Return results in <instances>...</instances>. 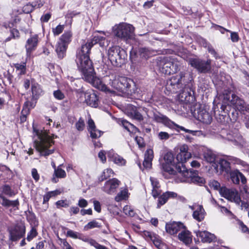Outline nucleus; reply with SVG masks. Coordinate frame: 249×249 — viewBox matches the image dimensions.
I'll return each instance as SVG.
<instances>
[{
  "mask_svg": "<svg viewBox=\"0 0 249 249\" xmlns=\"http://www.w3.org/2000/svg\"><path fill=\"white\" fill-rule=\"evenodd\" d=\"M26 218L28 221L30 223L31 226L37 227L38 225V221L35 214L29 211L25 212Z\"/></svg>",
  "mask_w": 249,
  "mask_h": 249,
  "instance_id": "obj_37",
  "label": "nucleus"
},
{
  "mask_svg": "<svg viewBox=\"0 0 249 249\" xmlns=\"http://www.w3.org/2000/svg\"><path fill=\"white\" fill-rule=\"evenodd\" d=\"M59 166L57 167V169L54 170V173L52 178V181L53 183H57L58 181V178H65L66 177V172L60 168Z\"/></svg>",
  "mask_w": 249,
  "mask_h": 249,
  "instance_id": "obj_34",
  "label": "nucleus"
},
{
  "mask_svg": "<svg viewBox=\"0 0 249 249\" xmlns=\"http://www.w3.org/2000/svg\"><path fill=\"white\" fill-rule=\"evenodd\" d=\"M176 170L182 177V182L193 183L199 185H202L205 183L204 178L199 177L197 171L188 170L185 165L180 166L179 164L176 167Z\"/></svg>",
  "mask_w": 249,
  "mask_h": 249,
  "instance_id": "obj_6",
  "label": "nucleus"
},
{
  "mask_svg": "<svg viewBox=\"0 0 249 249\" xmlns=\"http://www.w3.org/2000/svg\"><path fill=\"white\" fill-rule=\"evenodd\" d=\"M88 243L91 246L94 247L96 249H108L106 246L98 243L95 240L90 238Z\"/></svg>",
  "mask_w": 249,
  "mask_h": 249,
  "instance_id": "obj_49",
  "label": "nucleus"
},
{
  "mask_svg": "<svg viewBox=\"0 0 249 249\" xmlns=\"http://www.w3.org/2000/svg\"><path fill=\"white\" fill-rule=\"evenodd\" d=\"M178 239L185 245H189L192 242V235L189 231L183 229L178 234Z\"/></svg>",
  "mask_w": 249,
  "mask_h": 249,
  "instance_id": "obj_28",
  "label": "nucleus"
},
{
  "mask_svg": "<svg viewBox=\"0 0 249 249\" xmlns=\"http://www.w3.org/2000/svg\"><path fill=\"white\" fill-rule=\"evenodd\" d=\"M193 80V74L191 72L181 71L167 80L166 89L173 93L182 91L186 89H189L190 91L192 90Z\"/></svg>",
  "mask_w": 249,
  "mask_h": 249,
  "instance_id": "obj_4",
  "label": "nucleus"
},
{
  "mask_svg": "<svg viewBox=\"0 0 249 249\" xmlns=\"http://www.w3.org/2000/svg\"><path fill=\"white\" fill-rule=\"evenodd\" d=\"M196 235L200 238L202 242L211 243L214 240L215 235L207 231H199L195 232Z\"/></svg>",
  "mask_w": 249,
  "mask_h": 249,
  "instance_id": "obj_26",
  "label": "nucleus"
},
{
  "mask_svg": "<svg viewBox=\"0 0 249 249\" xmlns=\"http://www.w3.org/2000/svg\"><path fill=\"white\" fill-rule=\"evenodd\" d=\"M238 111L245 116L246 121H249V104L246 103L238 109Z\"/></svg>",
  "mask_w": 249,
  "mask_h": 249,
  "instance_id": "obj_42",
  "label": "nucleus"
},
{
  "mask_svg": "<svg viewBox=\"0 0 249 249\" xmlns=\"http://www.w3.org/2000/svg\"><path fill=\"white\" fill-rule=\"evenodd\" d=\"M107 157L109 160L119 166H123L126 163L125 160L117 154L115 153L113 150H110L107 152Z\"/></svg>",
  "mask_w": 249,
  "mask_h": 249,
  "instance_id": "obj_25",
  "label": "nucleus"
},
{
  "mask_svg": "<svg viewBox=\"0 0 249 249\" xmlns=\"http://www.w3.org/2000/svg\"><path fill=\"white\" fill-rule=\"evenodd\" d=\"M120 124L129 132H134L138 130L135 126L125 120H121L120 121Z\"/></svg>",
  "mask_w": 249,
  "mask_h": 249,
  "instance_id": "obj_40",
  "label": "nucleus"
},
{
  "mask_svg": "<svg viewBox=\"0 0 249 249\" xmlns=\"http://www.w3.org/2000/svg\"><path fill=\"white\" fill-rule=\"evenodd\" d=\"M33 130L35 135L34 144L36 149L44 156L53 153V149L49 148L54 143L53 139L57 136L47 130H39L35 127Z\"/></svg>",
  "mask_w": 249,
  "mask_h": 249,
  "instance_id": "obj_3",
  "label": "nucleus"
},
{
  "mask_svg": "<svg viewBox=\"0 0 249 249\" xmlns=\"http://www.w3.org/2000/svg\"><path fill=\"white\" fill-rule=\"evenodd\" d=\"M188 147L187 145H182L180 147V152L177 156V160L178 161V163L176 166V167L180 165V166L182 165H185L184 164L187 160L191 158V154L190 152L188 151Z\"/></svg>",
  "mask_w": 249,
  "mask_h": 249,
  "instance_id": "obj_19",
  "label": "nucleus"
},
{
  "mask_svg": "<svg viewBox=\"0 0 249 249\" xmlns=\"http://www.w3.org/2000/svg\"><path fill=\"white\" fill-rule=\"evenodd\" d=\"M55 204L57 208H60L61 207L67 208L70 205L69 202L66 200H58Z\"/></svg>",
  "mask_w": 249,
  "mask_h": 249,
  "instance_id": "obj_58",
  "label": "nucleus"
},
{
  "mask_svg": "<svg viewBox=\"0 0 249 249\" xmlns=\"http://www.w3.org/2000/svg\"><path fill=\"white\" fill-rule=\"evenodd\" d=\"M222 137L228 141H231L235 145L243 146L245 143L243 137L236 129L228 131L226 133V135L223 133Z\"/></svg>",
  "mask_w": 249,
  "mask_h": 249,
  "instance_id": "obj_12",
  "label": "nucleus"
},
{
  "mask_svg": "<svg viewBox=\"0 0 249 249\" xmlns=\"http://www.w3.org/2000/svg\"><path fill=\"white\" fill-rule=\"evenodd\" d=\"M154 157L153 151L151 149H147L144 154V158L143 162V167L150 169L152 166V161Z\"/></svg>",
  "mask_w": 249,
  "mask_h": 249,
  "instance_id": "obj_29",
  "label": "nucleus"
},
{
  "mask_svg": "<svg viewBox=\"0 0 249 249\" xmlns=\"http://www.w3.org/2000/svg\"><path fill=\"white\" fill-rule=\"evenodd\" d=\"M32 176L33 178L37 181L39 179V175L38 174L37 170L36 168H33L32 170Z\"/></svg>",
  "mask_w": 249,
  "mask_h": 249,
  "instance_id": "obj_64",
  "label": "nucleus"
},
{
  "mask_svg": "<svg viewBox=\"0 0 249 249\" xmlns=\"http://www.w3.org/2000/svg\"><path fill=\"white\" fill-rule=\"evenodd\" d=\"M25 233V226L22 222L17 224V238L18 237H21Z\"/></svg>",
  "mask_w": 249,
  "mask_h": 249,
  "instance_id": "obj_44",
  "label": "nucleus"
},
{
  "mask_svg": "<svg viewBox=\"0 0 249 249\" xmlns=\"http://www.w3.org/2000/svg\"><path fill=\"white\" fill-rule=\"evenodd\" d=\"M174 167V155L171 152H167L164 156L163 162L161 163L162 169L170 175H173L176 173Z\"/></svg>",
  "mask_w": 249,
  "mask_h": 249,
  "instance_id": "obj_13",
  "label": "nucleus"
},
{
  "mask_svg": "<svg viewBox=\"0 0 249 249\" xmlns=\"http://www.w3.org/2000/svg\"><path fill=\"white\" fill-rule=\"evenodd\" d=\"M101 225L95 220H92L89 222L87 225H86L84 229L85 231H88L89 229H91L94 228H98L100 227Z\"/></svg>",
  "mask_w": 249,
  "mask_h": 249,
  "instance_id": "obj_51",
  "label": "nucleus"
},
{
  "mask_svg": "<svg viewBox=\"0 0 249 249\" xmlns=\"http://www.w3.org/2000/svg\"><path fill=\"white\" fill-rule=\"evenodd\" d=\"M125 113L129 117L138 121L143 120L142 115L137 110V107L132 105L128 104L125 108Z\"/></svg>",
  "mask_w": 249,
  "mask_h": 249,
  "instance_id": "obj_23",
  "label": "nucleus"
},
{
  "mask_svg": "<svg viewBox=\"0 0 249 249\" xmlns=\"http://www.w3.org/2000/svg\"><path fill=\"white\" fill-rule=\"evenodd\" d=\"M105 40V36L95 35L91 39L88 40L86 43L83 44L81 48L77 50L75 61L85 81L101 91L110 93L114 91L108 88L100 78L95 76L89 56L90 49L93 45L98 43L100 46L104 47L106 45Z\"/></svg>",
  "mask_w": 249,
  "mask_h": 249,
  "instance_id": "obj_1",
  "label": "nucleus"
},
{
  "mask_svg": "<svg viewBox=\"0 0 249 249\" xmlns=\"http://www.w3.org/2000/svg\"><path fill=\"white\" fill-rule=\"evenodd\" d=\"M109 85L113 89L123 93L132 94L136 90L134 81L124 76L112 75L111 78L110 79Z\"/></svg>",
  "mask_w": 249,
  "mask_h": 249,
  "instance_id": "obj_5",
  "label": "nucleus"
},
{
  "mask_svg": "<svg viewBox=\"0 0 249 249\" xmlns=\"http://www.w3.org/2000/svg\"><path fill=\"white\" fill-rule=\"evenodd\" d=\"M139 52L140 55L142 57L147 59L156 55L157 52L149 48H142L140 49Z\"/></svg>",
  "mask_w": 249,
  "mask_h": 249,
  "instance_id": "obj_35",
  "label": "nucleus"
},
{
  "mask_svg": "<svg viewBox=\"0 0 249 249\" xmlns=\"http://www.w3.org/2000/svg\"><path fill=\"white\" fill-rule=\"evenodd\" d=\"M72 33L71 30L65 31L61 36L56 45L55 51L58 57L62 59L66 55L68 45L72 40Z\"/></svg>",
  "mask_w": 249,
  "mask_h": 249,
  "instance_id": "obj_9",
  "label": "nucleus"
},
{
  "mask_svg": "<svg viewBox=\"0 0 249 249\" xmlns=\"http://www.w3.org/2000/svg\"><path fill=\"white\" fill-rule=\"evenodd\" d=\"M153 119L157 122L163 123L168 127L177 130L178 132L181 130L186 133H190L193 135H196L197 132L196 131L186 129L183 126L176 124L174 122L169 119L166 116L159 112L154 113Z\"/></svg>",
  "mask_w": 249,
  "mask_h": 249,
  "instance_id": "obj_10",
  "label": "nucleus"
},
{
  "mask_svg": "<svg viewBox=\"0 0 249 249\" xmlns=\"http://www.w3.org/2000/svg\"><path fill=\"white\" fill-rule=\"evenodd\" d=\"M113 171L111 168H107L103 171L102 175L99 178V180L100 181H103L109 178L113 177Z\"/></svg>",
  "mask_w": 249,
  "mask_h": 249,
  "instance_id": "obj_39",
  "label": "nucleus"
},
{
  "mask_svg": "<svg viewBox=\"0 0 249 249\" xmlns=\"http://www.w3.org/2000/svg\"><path fill=\"white\" fill-rule=\"evenodd\" d=\"M9 239L11 241H16V226H11L8 228Z\"/></svg>",
  "mask_w": 249,
  "mask_h": 249,
  "instance_id": "obj_53",
  "label": "nucleus"
},
{
  "mask_svg": "<svg viewBox=\"0 0 249 249\" xmlns=\"http://www.w3.org/2000/svg\"><path fill=\"white\" fill-rule=\"evenodd\" d=\"M88 129L92 139L99 138L103 133L102 131L96 128L93 120L90 117L88 121Z\"/></svg>",
  "mask_w": 249,
  "mask_h": 249,
  "instance_id": "obj_24",
  "label": "nucleus"
},
{
  "mask_svg": "<svg viewBox=\"0 0 249 249\" xmlns=\"http://www.w3.org/2000/svg\"><path fill=\"white\" fill-rule=\"evenodd\" d=\"M29 106H31V107H34L35 105L33 104H31L29 101H26L24 103L21 112V115L20 117V123H23L26 121L27 116L30 112V108Z\"/></svg>",
  "mask_w": 249,
  "mask_h": 249,
  "instance_id": "obj_32",
  "label": "nucleus"
},
{
  "mask_svg": "<svg viewBox=\"0 0 249 249\" xmlns=\"http://www.w3.org/2000/svg\"><path fill=\"white\" fill-rule=\"evenodd\" d=\"M34 9V6L32 4L29 3L22 7V11L25 13H29L33 11Z\"/></svg>",
  "mask_w": 249,
  "mask_h": 249,
  "instance_id": "obj_60",
  "label": "nucleus"
},
{
  "mask_svg": "<svg viewBox=\"0 0 249 249\" xmlns=\"http://www.w3.org/2000/svg\"><path fill=\"white\" fill-rule=\"evenodd\" d=\"M172 68H171V74L175 73L179 70L181 66V63L177 60L176 58L171 57Z\"/></svg>",
  "mask_w": 249,
  "mask_h": 249,
  "instance_id": "obj_41",
  "label": "nucleus"
},
{
  "mask_svg": "<svg viewBox=\"0 0 249 249\" xmlns=\"http://www.w3.org/2000/svg\"><path fill=\"white\" fill-rule=\"evenodd\" d=\"M230 178L232 182L235 184H239L240 182V176L241 173L238 170L231 171L230 173Z\"/></svg>",
  "mask_w": 249,
  "mask_h": 249,
  "instance_id": "obj_38",
  "label": "nucleus"
},
{
  "mask_svg": "<svg viewBox=\"0 0 249 249\" xmlns=\"http://www.w3.org/2000/svg\"><path fill=\"white\" fill-rule=\"evenodd\" d=\"M158 138L160 140H167L170 138V135L167 132L161 131L158 134Z\"/></svg>",
  "mask_w": 249,
  "mask_h": 249,
  "instance_id": "obj_61",
  "label": "nucleus"
},
{
  "mask_svg": "<svg viewBox=\"0 0 249 249\" xmlns=\"http://www.w3.org/2000/svg\"><path fill=\"white\" fill-rule=\"evenodd\" d=\"M221 196L231 201L239 204L240 198L238 192L234 189H230L226 187H222L219 190Z\"/></svg>",
  "mask_w": 249,
  "mask_h": 249,
  "instance_id": "obj_15",
  "label": "nucleus"
},
{
  "mask_svg": "<svg viewBox=\"0 0 249 249\" xmlns=\"http://www.w3.org/2000/svg\"><path fill=\"white\" fill-rule=\"evenodd\" d=\"M128 197V189L126 188H121L120 192L115 197V200L119 202L123 200H125Z\"/></svg>",
  "mask_w": 249,
  "mask_h": 249,
  "instance_id": "obj_36",
  "label": "nucleus"
},
{
  "mask_svg": "<svg viewBox=\"0 0 249 249\" xmlns=\"http://www.w3.org/2000/svg\"><path fill=\"white\" fill-rule=\"evenodd\" d=\"M144 235L153 242V244L156 247L159 248L160 247L161 243V239L158 235L149 231H145L144 232Z\"/></svg>",
  "mask_w": 249,
  "mask_h": 249,
  "instance_id": "obj_33",
  "label": "nucleus"
},
{
  "mask_svg": "<svg viewBox=\"0 0 249 249\" xmlns=\"http://www.w3.org/2000/svg\"><path fill=\"white\" fill-rule=\"evenodd\" d=\"M38 43V36L36 34L32 35L26 41L25 47L27 57H30L33 51L35 50Z\"/></svg>",
  "mask_w": 249,
  "mask_h": 249,
  "instance_id": "obj_21",
  "label": "nucleus"
},
{
  "mask_svg": "<svg viewBox=\"0 0 249 249\" xmlns=\"http://www.w3.org/2000/svg\"><path fill=\"white\" fill-rule=\"evenodd\" d=\"M108 57L112 64L116 67H121L124 62L126 55L124 50L118 46L110 47L108 50Z\"/></svg>",
  "mask_w": 249,
  "mask_h": 249,
  "instance_id": "obj_8",
  "label": "nucleus"
},
{
  "mask_svg": "<svg viewBox=\"0 0 249 249\" xmlns=\"http://www.w3.org/2000/svg\"><path fill=\"white\" fill-rule=\"evenodd\" d=\"M183 229H185V226L181 222H173L167 223L165 226L166 232L171 235L176 234Z\"/></svg>",
  "mask_w": 249,
  "mask_h": 249,
  "instance_id": "obj_22",
  "label": "nucleus"
},
{
  "mask_svg": "<svg viewBox=\"0 0 249 249\" xmlns=\"http://www.w3.org/2000/svg\"><path fill=\"white\" fill-rule=\"evenodd\" d=\"M76 130L78 131H82L85 127V121L84 119L80 117L78 121L75 124Z\"/></svg>",
  "mask_w": 249,
  "mask_h": 249,
  "instance_id": "obj_50",
  "label": "nucleus"
},
{
  "mask_svg": "<svg viewBox=\"0 0 249 249\" xmlns=\"http://www.w3.org/2000/svg\"><path fill=\"white\" fill-rule=\"evenodd\" d=\"M178 98L187 113L190 112L196 119L204 124H210L212 122V116L206 109L201 107L195 108L194 97L188 91L183 90L178 94Z\"/></svg>",
  "mask_w": 249,
  "mask_h": 249,
  "instance_id": "obj_2",
  "label": "nucleus"
},
{
  "mask_svg": "<svg viewBox=\"0 0 249 249\" xmlns=\"http://www.w3.org/2000/svg\"><path fill=\"white\" fill-rule=\"evenodd\" d=\"M206 43V45L205 46V48H207L208 52L211 53L213 56L217 58V54L213 47L206 41H205Z\"/></svg>",
  "mask_w": 249,
  "mask_h": 249,
  "instance_id": "obj_57",
  "label": "nucleus"
},
{
  "mask_svg": "<svg viewBox=\"0 0 249 249\" xmlns=\"http://www.w3.org/2000/svg\"><path fill=\"white\" fill-rule=\"evenodd\" d=\"M27 57L23 62L20 64H17V71H19L18 73L19 75L24 74L26 71V60Z\"/></svg>",
  "mask_w": 249,
  "mask_h": 249,
  "instance_id": "obj_45",
  "label": "nucleus"
},
{
  "mask_svg": "<svg viewBox=\"0 0 249 249\" xmlns=\"http://www.w3.org/2000/svg\"><path fill=\"white\" fill-rule=\"evenodd\" d=\"M167 197L165 196V194L163 193L160 195L158 198V203L157 205L158 208H160L161 206L164 205L167 201Z\"/></svg>",
  "mask_w": 249,
  "mask_h": 249,
  "instance_id": "obj_54",
  "label": "nucleus"
},
{
  "mask_svg": "<svg viewBox=\"0 0 249 249\" xmlns=\"http://www.w3.org/2000/svg\"><path fill=\"white\" fill-rule=\"evenodd\" d=\"M157 60L160 72L167 75L171 74V66L172 65L171 57L160 56L158 58Z\"/></svg>",
  "mask_w": 249,
  "mask_h": 249,
  "instance_id": "obj_14",
  "label": "nucleus"
},
{
  "mask_svg": "<svg viewBox=\"0 0 249 249\" xmlns=\"http://www.w3.org/2000/svg\"><path fill=\"white\" fill-rule=\"evenodd\" d=\"M66 236L73 239H78L84 242L88 243L90 238L85 236L83 233L73 231L71 230H68Z\"/></svg>",
  "mask_w": 249,
  "mask_h": 249,
  "instance_id": "obj_30",
  "label": "nucleus"
},
{
  "mask_svg": "<svg viewBox=\"0 0 249 249\" xmlns=\"http://www.w3.org/2000/svg\"><path fill=\"white\" fill-rule=\"evenodd\" d=\"M228 160L233 164L241 165L243 167H246L247 165V163L245 161L234 157H230Z\"/></svg>",
  "mask_w": 249,
  "mask_h": 249,
  "instance_id": "obj_48",
  "label": "nucleus"
},
{
  "mask_svg": "<svg viewBox=\"0 0 249 249\" xmlns=\"http://www.w3.org/2000/svg\"><path fill=\"white\" fill-rule=\"evenodd\" d=\"M0 203L5 207L16 206V201H10L2 196H0Z\"/></svg>",
  "mask_w": 249,
  "mask_h": 249,
  "instance_id": "obj_46",
  "label": "nucleus"
},
{
  "mask_svg": "<svg viewBox=\"0 0 249 249\" xmlns=\"http://www.w3.org/2000/svg\"><path fill=\"white\" fill-rule=\"evenodd\" d=\"M64 29V25L59 24L55 28H53L52 31L54 36H58L63 32Z\"/></svg>",
  "mask_w": 249,
  "mask_h": 249,
  "instance_id": "obj_56",
  "label": "nucleus"
},
{
  "mask_svg": "<svg viewBox=\"0 0 249 249\" xmlns=\"http://www.w3.org/2000/svg\"><path fill=\"white\" fill-rule=\"evenodd\" d=\"M212 166L215 172L218 174H221L223 172L227 174L230 171L229 162L222 159L217 160L216 162L213 163Z\"/></svg>",
  "mask_w": 249,
  "mask_h": 249,
  "instance_id": "obj_17",
  "label": "nucleus"
},
{
  "mask_svg": "<svg viewBox=\"0 0 249 249\" xmlns=\"http://www.w3.org/2000/svg\"><path fill=\"white\" fill-rule=\"evenodd\" d=\"M123 212L125 213V215L130 217H133L136 214V213L134 211L133 208L130 206L128 205H125L124 206L123 208Z\"/></svg>",
  "mask_w": 249,
  "mask_h": 249,
  "instance_id": "obj_47",
  "label": "nucleus"
},
{
  "mask_svg": "<svg viewBox=\"0 0 249 249\" xmlns=\"http://www.w3.org/2000/svg\"><path fill=\"white\" fill-rule=\"evenodd\" d=\"M215 158V155L212 151H208L204 153V158L208 162L212 164L214 162H216Z\"/></svg>",
  "mask_w": 249,
  "mask_h": 249,
  "instance_id": "obj_43",
  "label": "nucleus"
},
{
  "mask_svg": "<svg viewBox=\"0 0 249 249\" xmlns=\"http://www.w3.org/2000/svg\"><path fill=\"white\" fill-rule=\"evenodd\" d=\"M224 100L226 102H228V104L230 103L234 108L238 110L240 107H242L246 103L245 101L241 98L239 97L235 94L231 95V99L230 94H224L223 95Z\"/></svg>",
  "mask_w": 249,
  "mask_h": 249,
  "instance_id": "obj_16",
  "label": "nucleus"
},
{
  "mask_svg": "<svg viewBox=\"0 0 249 249\" xmlns=\"http://www.w3.org/2000/svg\"><path fill=\"white\" fill-rule=\"evenodd\" d=\"M31 89L32 99L34 100H37L43 93L40 86L37 83L32 82Z\"/></svg>",
  "mask_w": 249,
  "mask_h": 249,
  "instance_id": "obj_31",
  "label": "nucleus"
},
{
  "mask_svg": "<svg viewBox=\"0 0 249 249\" xmlns=\"http://www.w3.org/2000/svg\"><path fill=\"white\" fill-rule=\"evenodd\" d=\"M217 122L221 124H225L226 122H227L229 117L226 115L223 114H219L218 116H216L215 117Z\"/></svg>",
  "mask_w": 249,
  "mask_h": 249,
  "instance_id": "obj_59",
  "label": "nucleus"
},
{
  "mask_svg": "<svg viewBox=\"0 0 249 249\" xmlns=\"http://www.w3.org/2000/svg\"><path fill=\"white\" fill-rule=\"evenodd\" d=\"M32 228L30 231L28 233L27 240L28 241H30L34 238L36 236L37 232L36 229V227L31 226Z\"/></svg>",
  "mask_w": 249,
  "mask_h": 249,
  "instance_id": "obj_52",
  "label": "nucleus"
},
{
  "mask_svg": "<svg viewBox=\"0 0 249 249\" xmlns=\"http://www.w3.org/2000/svg\"><path fill=\"white\" fill-rule=\"evenodd\" d=\"M53 95L54 97L58 100H62L64 99V94L59 89L53 91Z\"/></svg>",
  "mask_w": 249,
  "mask_h": 249,
  "instance_id": "obj_55",
  "label": "nucleus"
},
{
  "mask_svg": "<svg viewBox=\"0 0 249 249\" xmlns=\"http://www.w3.org/2000/svg\"><path fill=\"white\" fill-rule=\"evenodd\" d=\"M150 180L151 183V185L152 186V188L155 187L157 188L159 187V186H160L159 182L158 181L157 178L151 177Z\"/></svg>",
  "mask_w": 249,
  "mask_h": 249,
  "instance_id": "obj_63",
  "label": "nucleus"
},
{
  "mask_svg": "<svg viewBox=\"0 0 249 249\" xmlns=\"http://www.w3.org/2000/svg\"><path fill=\"white\" fill-rule=\"evenodd\" d=\"M134 27L131 24L122 23L115 25L113 28L114 35L117 37L127 41L134 38Z\"/></svg>",
  "mask_w": 249,
  "mask_h": 249,
  "instance_id": "obj_7",
  "label": "nucleus"
},
{
  "mask_svg": "<svg viewBox=\"0 0 249 249\" xmlns=\"http://www.w3.org/2000/svg\"><path fill=\"white\" fill-rule=\"evenodd\" d=\"M85 102L91 107H96L98 106V98L94 92H87L85 93Z\"/></svg>",
  "mask_w": 249,
  "mask_h": 249,
  "instance_id": "obj_27",
  "label": "nucleus"
},
{
  "mask_svg": "<svg viewBox=\"0 0 249 249\" xmlns=\"http://www.w3.org/2000/svg\"><path fill=\"white\" fill-rule=\"evenodd\" d=\"M187 61L192 67L196 68L200 73H207L211 70L212 60L210 59L205 61L198 58H190Z\"/></svg>",
  "mask_w": 249,
  "mask_h": 249,
  "instance_id": "obj_11",
  "label": "nucleus"
},
{
  "mask_svg": "<svg viewBox=\"0 0 249 249\" xmlns=\"http://www.w3.org/2000/svg\"><path fill=\"white\" fill-rule=\"evenodd\" d=\"M160 186L157 188H153L152 190V194L153 197L155 198L160 196L161 193V191L160 189Z\"/></svg>",
  "mask_w": 249,
  "mask_h": 249,
  "instance_id": "obj_62",
  "label": "nucleus"
},
{
  "mask_svg": "<svg viewBox=\"0 0 249 249\" xmlns=\"http://www.w3.org/2000/svg\"><path fill=\"white\" fill-rule=\"evenodd\" d=\"M121 182L116 178H113L107 181L102 188V190L106 193L111 195L113 194L119 187Z\"/></svg>",
  "mask_w": 249,
  "mask_h": 249,
  "instance_id": "obj_18",
  "label": "nucleus"
},
{
  "mask_svg": "<svg viewBox=\"0 0 249 249\" xmlns=\"http://www.w3.org/2000/svg\"><path fill=\"white\" fill-rule=\"evenodd\" d=\"M189 208L194 211L193 217L195 220L200 222L204 219L206 213L202 205L195 203L192 206H189Z\"/></svg>",
  "mask_w": 249,
  "mask_h": 249,
  "instance_id": "obj_20",
  "label": "nucleus"
}]
</instances>
